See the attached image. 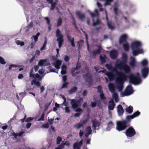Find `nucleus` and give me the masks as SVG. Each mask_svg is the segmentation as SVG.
I'll list each match as a JSON object with an SVG mask.
<instances>
[{"instance_id":"bb28decb","label":"nucleus","mask_w":149,"mask_h":149,"mask_svg":"<svg viewBox=\"0 0 149 149\" xmlns=\"http://www.w3.org/2000/svg\"><path fill=\"white\" fill-rule=\"evenodd\" d=\"M62 61L59 59H57L56 61L54 63L53 65L55 68L57 69L60 68V66L61 65Z\"/></svg>"},{"instance_id":"b1692460","label":"nucleus","mask_w":149,"mask_h":149,"mask_svg":"<svg viewBox=\"0 0 149 149\" xmlns=\"http://www.w3.org/2000/svg\"><path fill=\"white\" fill-rule=\"evenodd\" d=\"M92 122L93 124V126L94 127V130H96V127H99L100 125V122L97 120L96 119L92 120Z\"/></svg>"},{"instance_id":"09e8293b","label":"nucleus","mask_w":149,"mask_h":149,"mask_svg":"<svg viewBox=\"0 0 149 149\" xmlns=\"http://www.w3.org/2000/svg\"><path fill=\"white\" fill-rule=\"evenodd\" d=\"M131 94V93H128L126 92V91H125V92H122L121 93V97H124L126 96H128Z\"/></svg>"},{"instance_id":"7ed1b4c3","label":"nucleus","mask_w":149,"mask_h":149,"mask_svg":"<svg viewBox=\"0 0 149 149\" xmlns=\"http://www.w3.org/2000/svg\"><path fill=\"white\" fill-rule=\"evenodd\" d=\"M116 129L120 132L124 130L128 127L130 126L124 120L117 122Z\"/></svg>"},{"instance_id":"680f3d73","label":"nucleus","mask_w":149,"mask_h":149,"mask_svg":"<svg viewBox=\"0 0 149 149\" xmlns=\"http://www.w3.org/2000/svg\"><path fill=\"white\" fill-rule=\"evenodd\" d=\"M107 125L108 127H113V126L114 124L111 121H110L108 123Z\"/></svg>"},{"instance_id":"ea45409f","label":"nucleus","mask_w":149,"mask_h":149,"mask_svg":"<svg viewBox=\"0 0 149 149\" xmlns=\"http://www.w3.org/2000/svg\"><path fill=\"white\" fill-rule=\"evenodd\" d=\"M62 19L61 17H59L57 20V26L59 27L61 25L62 23Z\"/></svg>"},{"instance_id":"c756f323","label":"nucleus","mask_w":149,"mask_h":149,"mask_svg":"<svg viewBox=\"0 0 149 149\" xmlns=\"http://www.w3.org/2000/svg\"><path fill=\"white\" fill-rule=\"evenodd\" d=\"M133 108L132 106L130 105L125 109L126 112L129 114L132 113L133 112Z\"/></svg>"},{"instance_id":"dca6fc26","label":"nucleus","mask_w":149,"mask_h":149,"mask_svg":"<svg viewBox=\"0 0 149 149\" xmlns=\"http://www.w3.org/2000/svg\"><path fill=\"white\" fill-rule=\"evenodd\" d=\"M128 38L126 34H124L121 35L119 40V43L121 45L123 43H126L127 42V40Z\"/></svg>"},{"instance_id":"7c9ffc66","label":"nucleus","mask_w":149,"mask_h":149,"mask_svg":"<svg viewBox=\"0 0 149 149\" xmlns=\"http://www.w3.org/2000/svg\"><path fill=\"white\" fill-rule=\"evenodd\" d=\"M46 62V59H41L39 61L38 64L40 66H42L43 65L45 66L48 65V64H46L45 63Z\"/></svg>"},{"instance_id":"bf43d9fd","label":"nucleus","mask_w":149,"mask_h":149,"mask_svg":"<svg viewBox=\"0 0 149 149\" xmlns=\"http://www.w3.org/2000/svg\"><path fill=\"white\" fill-rule=\"evenodd\" d=\"M68 84V82H65L63 84L61 88H66L67 87Z\"/></svg>"},{"instance_id":"4c0bfd02","label":"nucleus","mask_w":149,"mask_h":149,"mask_svg":"<svg viewBox=\"0 0 149 149\" xmlns=\"http://www.w3.org/2000/svg\"><path fill=\"white\" fill-rule=\"evenodd\" d=\"M93 26H96L97 25H99L100 24L101 21L98 19H97L96 22H94V20L93 19Z\"/></svg>"},{"instance_id":"a19ab883","label":"nucleus","mask_w":149,"mask_h":149,"mask_svg":"<svg viewBox=\"0 0 149 149\" xmlns=\"http://www.w3.org/2000/svg\"><path fill=\"white\" fill-rule=\"evenodd\" d=\"M97 89H98L97 92L99 93H103L102 91V88L101 86L99 85L97 87Z\"/></svg>"},{"instance_id":"de8ad7c7","label":"nucleus","mask_w":149,"mask_h":149,"mask_svg":"<svg viewBox=\"0 0 149 149\" xmlns=\"http://www.w3.org/2000/svg\"><path fill=\"white\" fill-rule=\"evenodd\" d=\"M140 114V112L138 111H137L136 112L134 113L132 115L134 117V118L138 116Z\"/></svg>"},{"instance_id":"cd10ccee","label":"nucleus","mask_w":149,"mask_h":149,"mask_svg":"<svg viewBox=\"0 0 149 149\" xmlns=\"http://www.w3.org/2000/svg\"><path fill=\"white\" fill-rule=\"evenodd\" d=\"M125 91L128 93H131V94H132L133 92L132 86L130 85H128L125 90Z\"/></svg>"},{"instance_id":"6e6552de","label":"nucleus","mask_w":149,"mask_h":149,"mask_svg":"<svg viewBox=\"0 0 149 149\" xmlns=\"http://www.w3.org/2000/svg\"><path fill=\"white\" fill-rule=\"evenodd\" d=\"M129 127L126 130L125 133L127 137H132L136 134V131L132 126Z\"/></svg>"},{"instance_id":"603ef678","label":"nucleus","mask_w":149,"mask_h":149,"mask_svg":"<svg viewBox=\"0 0 149 149\" xmlns=\"http://www.w3.org/2000/svg\"><path fill=\"white\" fill-rule=\"evenodd\" d=\"M62 98L64 100L63 103L62 104H64L65 106H67V105L68 103H66V99L65 97L64 96H63L62 97Z\"/></svg>"},{"instance_id":"69168bd1","label":"nucleus","mask_w":149,"mask_h":149,"mask_svg":"<svg viewBox=\"0 0 149 149\" xmlns=\"http://www.w3.org/2000/svg\"><path fill=\"white\" fill-rule=\"evenodd\" d=\"M91 106L92 108H94L96 107V103L92 101L91 102Z\"/></svg>"},{"instance_id":"4d7b16f0","label":"nucleus","mask_w":149,"mask_h":149,"mask_svg":"<svg viewBox=\"0 0 149 149\" xmlns=\"http://www.w3.org/2000/svg\"><path fill=\"white\" fill-rule=\"evenodd\" d=\"M33 26V22L32 21L31 22L28 26L27 28L28 29H31Z\"/></svg>"},{"instance_id":"79ce46f5","label":"nucleus","mask_w":149,"mask_h":149,"mask_svg":"<svg viewBox=\"0 0 149 149\" xmlns=\"http://www.w3.org/2000/svg\"><path fill=\"white\" fill-rule=\"evenodd\" d=\"M148 63L146 59H144L141 62V64L144 67H146V66L148 64Z\"/></svg>"},{"instance_id":"6e6d98bb","label":"nucleus","mask_w":149,"mask_h":149,"mask_svg":"<svg viewBox=\"0 0 149 149\" xmlns=\"http://www.w3.org/2000/svg\"><path fill=\"white\" fill-rule=\"evenodd\" d=\"M100 99L101 100H105L106 99L103 93L100 94Z\"/></svg>"},{"instance_id":"5fc2aeb1","label":"nucleus","mask_w":149,"mask_h":149,"mask_svg":"<svg viewBox=\"0 0 149 149\" xmlns=\"http://www.w3.org/2000/svg\"><path fill=\"white\" fill-rule=\"evenodd\" d=\"M65 112L67 113H70L71 111V110L70 109L69 107L68 106H66L65 108Z\"/></svg>"},{"instance_id":"f3484780","label":"nucleus","mask_w":149,"mask_h":149,"mask_svg":"<svg viewBox=\"0 0 149 149\" xmlns=\"http://www.w3.org/2000/svg\"><path fill=\"white\" fill-rule=\"evenodd\" d=\"M136 61L135 58L132 56L130 58L129 65L132 68H134L136 66Z\"/></svg>"},{"instance_id":"9d476101","label":"nucleus","mask_w":149,"mask_h":149,"mask_svg":"<svg viewBox=\"0 0 149 149\" xmlns=\"http://www.w3.org/2000/svg\"><path fill=\"white\" fill-rule=\"evenodd\" d=\"M127 55L125 53H123L122 56V61H120L119 63L116 64V65H118L119 67H120L123 64L127 63Z\"/></svg>"},{"instance_id":"0eeeda50","label":"nucleus","mask_w":149,"mask_h":149,"mask_svg":"<svg viewBox=\"0 0 149 149\" xmlns=\"http://www.w3.org/2000/svg\"><path fill=\"white\" fill-rule=\"evenodd\" d=\"M83 101V99L82 98H80L77 100L74 99H72L70 102V104L73 109H76L78 107L81 106V102Z\"/></svg>"},{"instance_id":"a211bd4d","label":"nucleus","mask_w":149,"mask_h":149,"mask_svg":"<svg viewBox=\"0 0 149 149\" xmlns=\"http://www.w3.org/2000/svg\"><path fill=\"white\" fill-rule=\"evenodd\" d=\"M118 55V52L115 49L111 51L110 53V57L112 59H116L117 58Z\"/></svg>"},{"instance_id":"423d86ee","label":"nucleus","mask_w":149,"mask_h":149,"mask_svg":"<svg viewBox=\"0 0 149 149\" xmlns=\"http://www.w3.org/2000/svg\"><path fill=\"white\" fill-rule=\"evenodd\" d=\"M108 88L110 91L112 93H113L112 95V97L114 99L116 102L118 100V94L115 92V87L113 83H110L108 84Z\"/></svg>"},{"instance_id":"72a5a7b5","label":"nucleus","mask_w":149,"mask_h":149,"mask_svg":"<svg viewBox=\"0 0 149 149\" xmlns=\"http://www.w3.org/2000/svg\"><path fill=\"white\" fill-rule=\"evenodd\" d=\"M123 47L125 51L127 52L129 50V46L127 42L123 44Z\"/></svg>"},{"instance_id":"f704fd0d","label":"nucleus","mask_w":149,"mask_h":149,"mask_svg":"<svg viewBox=\"0 0 149 149\" xmlns=\"http://www.w3.org/2000/svg\"><path fill=\"white\" fill-rule=\"evenodd\" d=\"M84 43V40H80L77 42L78 48H80L82 47Z\"/></svg>"},{"instance_id":"3c124183","label":"nucleus","mask_w":149,"mask_h":149,"mask_svg":"<svg viewBox=\"0 0 149 149\" xmlns=\"http://www.w3.org/2000/svg\"><path fill=\"white\" fill-rule=\"evenodd\" d=\"M86 130L87 133L90 134H91L92 130L90 126H88L86 128Z\"/></svg>"},{"instance_id":"473e14b6","label":"nucleus","mask_w":149,"mask_h":149,"mask_svg":"<svg viewBox=\"0 0 149 149\" xmlns=\"http://www.w3.org/2000/svg\"><path fill=\"white\" fill-rule=\"evenodd\" d=\"M112 22L111 21H108L107 23L108 28L111 30H113L115 28V27L112 25Z\"/></svg>"},{"instance_id":"2eb2a0df","label":"nucleus","mask_w":149,"mask_h":149,"mask_svg":"<svg viewBox=\"0 0 149 149\" xmlns=\"http://www.w3.org/2000/svg\"><path fill=\"white\" fill-rule=\"evenodd\" d=\"M89 74L87 73L84 74L86 81L91 85L92 82V76L91 75L89 76Z\"/></svg>"},{"instance_id":"f8f14e48","label":"nucleus","mask_w":149,"mask_h":149,"mask_svg":"<svg viewBox=\"0 0 149 149\" xmlns=\"http://www.w3.org/2000/svg\"><path fill=\"white\" fill-rule=\"evenodd\" d=\"M88 118H87L84 120H81L80 122L75 124L74 126V127L77 129H78L83 127L84 125L87 122Z\"/></svg>"},{"instance_id":"f257e3e1","label":"nucleus","mask_w":149,"mask_h":149,"mask_svg":"<svg viewBox=\"0 0 149 149\" xmlns=\"http://www.w3.org/2000/svg\"><path fill=\"white\" fill-rule=\"evenodd\" d=\"M142 46L141 42L138 41L133 42L131 45V48L132 50V53L133 55L136 56L139 54L143 53V49L140 48Z\"/></svg>"},{"instance_id":"5701e85b","label":"nucleus","mask_w":149,"mask_h":149,"mask_svg":"<svg viewBox=\"0 0 149 149\" xmlns=\"http://www.w3.org/2000/svg\"><path fill=\"white\" fill-rule=\"evenodd\" d=\"M114 11L115 15V18L116 20H118L117 16L118 15V9L117 8L118 3L115 2L114 3Z\"/></svg>"},{"instance_id":"39448f33","label":"nucleus","mask_w":149,"mask_h":149,"mask_svg":"<svg viewBox=\"0 0 149 149\" xmlns=\"http://www.w3.org/2000/svg\"><path fill=\"white\" fill-rule=\"evenodd\" d=\"M56 36L58 37L56 41L58 42V47L61 48L64 42L63 36L58 29H57L56 30Z\"/></svg>"},{"instance_id":"a878e982","label":"nucleus","mask_w":149,"mask_h":149,"mask_svg":"<svg viewBox=\"0 0 149 149\" xmlns=\"http://www.w3.org/2000/svg\"><path fill=\"white\" fill-rule=\"evenodd\" d=\"M109 103H110V104L108 106L109 109L110 110H113L115 105L113 99H111V100L109 101Z\"/></svg>"},{"instance_id":"13d9d810","label":"nucleus","mask_w":149,"mask_h":149,"mask_svg":"<svg viewBox=\"0 0 149 149\" xmlns=\"http://www.w3.org/2000/svg\"><path fill=\"white\" fill-rule=\"evenodd\" d=\"M33 119V117H28L25 120V122H29L31 121Z\"/></svg>"},{"instance_id":"ddd939ff","label":"nucleus","mask_w":149,"mask_h":149,"mask_svg":"<svg viewBox=\"0 0 149 149\" xmlns=\"http://www.w3.org/2000/svg\"><path fill=\"white\" fill-rule=\"evenodd\" d=\"M116 81L117 83V88L118 89V91L121 92L123 90V82L122 81L120 78H116Z\"/></svg>"},{"instance_id":"412c9836","label":"nucleus","mask_w":149,"mask_h":149,"mask_svg":"<svg viewBox=\"0 0 149 149\" xmlns=\"http://www.w3.org/2000/svg\"><path fill=\"white\" fill-rule=\"evenodd\" d=\"M67 37L68 41L70 42L72 46V47H75V45L74 43V38L73 37H72L69 34L67 35Z\"/></svg>"},{"instance_id":"8fccbe9b","label":"nucleus","mask_w":149,"mask_h":149,"mask_svg":"<svg viewBox=\"0 0 149 149\" xmlns=\"http://www.w3.org/2000/svg\"><path fill=\"white\" fill-rule=\"evenodd\" d=\"M62 141V138L59 136H58L56 139V143L57 144H59Z\"/></svg>"},{"instance_id":"a18cd8bd","label":"nucleus","mask_w":149,"mask_h":149,"mask_svg":"<svg viewBox=\"0 0 149 149\" xmlns=\"http://www.w3.org/2000/svg\"><path fill=\"white\" fill-rule=\"evenodd\" d=\"M0 63L2 65H5L6 64V62L4 59L2 57L0 56Z\"/></svg>"},{"instance_id":"2f4dec72","label":"nucleus","mask_w":149,"mask_h":149,"mask_svg":"<svg viewBox=\"0 0 149 149\" xmlns=\"http://www.w3.org/2000/svg\"><path fill=\"white\" fill-rule=\"evenodd\" d=\"M76 14L78 16L79 19L81 20H82L85 17L84 14L81 13L79 11L77 12Z\"/></svg>"},{"instance_id":"6ab92c4d","label":"nucleus","mask_w":149,"mask_h":149,"mask_svg":"<svg viewBox=\"0 0 149 149\" xmlns=\"http://www.w3.org/2000/svg\"><path fill=\"white\" fill-rule=\"evenodd\" d=\"M83 144V140H81L79 142H76L73 145V149H81V146Z\"/></svg>"},{"instance_id":"e2e57ef3","label":"nucleus","mask_w":149,"mask_h":149,"mask_svg":"<svg viewBox=\"0 0 149 149\" xmlns=\"http://www.w3.org/2000/svg\"><path fill=\"white\" fill-rule=\"evenodd\" d=\"M75 111L79 112V113H81L83 111V110H82V109L80 108H77L75 110Z\"/></svg>"},{"instance_id":"393cba45","label":"nucleus","mask_w":149,"mask_h":149,"mask_svg":"<svg viewBox=\"0 0 149 149\" xmlns=\"http://www.w3.org/2000/svg\"><path fill=\"white\" fill-rule=\"evenodd\" d=\"M102 49L101 45L98 46V49L96 50L93 51L92 53L94 55H96L97 54H100L101 51L102 50Z\"/></svg>"},{"instance_id":"c03bdc74","label":"nucleus","mask_w":149,"mask_h":149,"mask_svg":"<svg viewBox=\"0 0 149 149\" xmlns=\"http://www.w3.org/2000/svg\"><path fill=\"white\" fill-rule=\"evenodd\" d=\"M16 43L18 45H20L21 46H23L24 45V43L23 42L20 41L19 40L16 41Z\"/></svg>"},{"instance_id":"9b49d317","label":"nucleus","mask_w":149,"mask_h":149,"mask_svg":"<svg viewBox=\"0 0 149 149\" xmlns=\"http://www.w3.org/2000/svg\"><path fill=\"white\" fill-rule=\"evenodd\" d=\"M116 75L118 77L117 78H120V79L123 81V80L126 81L127 78H129L130 79V74L128 76L126 75L124 73L119 72L118 71V72L116 73Z\"/></svg>"},{"instance_id":"0e129e2a","label":"nucleus","mask_w":149,"mask_h":149,"mask_svg":"<svg viewBox=\"0 0 149 149\" xmlns=\"http://www.w3.org/2000/svg\"><path fill=\"white\" fill-rule=\"evenodd\" d=\"M70 57L68 56H66L64 58V60L65 62H67L69 61Z\"/></svg>"},{"instance_id":"052dcab7","label":"nucleus","mask_w":149,"mask_h":149,"mask_svg":"<svg viewBox=\"0 0 149 149\" xmlns=\"http://www.w3.org/2000/svg\"><path fill=\"white\" fill-rule=\"evenodd\" d=\"M44 116H45V113H43L41 117L38 120V121H40V120H42L43 121L44 120Z\"/></svg>"},{"instance_id":"f03ea898","label":"nucleus","mask_w":149,"mask_h":149,"mask_svg":"<svg viewBox=\"0 0 149 149\" xmlns=\"http://www.w3.org/2000/svg\"><path fill=\"white\" fill-rule=\"evenodd\" d=\"M106 68L111 72H107L106 75L108 77L109 80L110 81L113 80L115 78V75L114 73H116L118 72V70L117 68H113L111 65L107 64L105 65Z\"/></svg>"},{"instance_id":"4be33fe9","label":"nucleus","mask_w":149,"mask_h":149,"mask_svg":"<svg viewBox=\"0 0 149 149\" xmlns=\"http://www.w3.org/2000/svg\"><path fill=\"white\" fill-rule=\"evenodd\" d=\"M134 118V117L132 115H127L126 117L125 120H125L127 124L130 126L131 120Z\"/></svg>"},{"instance_id":"4468645a","label":"nucleus","mask_w":149,"mask_h":149,"mask_svg":"<svg viewBox=\"0 0 149 149\" xmlns=\"http://www.w3.org/2000/svg\"><path fill=\"white\" fill-rule=\"evenodd\" d=\"M141 72L143 77L146 78L149 73V67L147 66L143 67L141 70Z\"/></svg>"},{"instance_id":"864d4df0","label":"nucleus","mask_w":149,"mask_h":149,"mask_svg":"<svg viewBox=\"0 0 149 149\" xmlns=\"http://www.w3.org/2000/svg\"><path fill=\"white\" fill-rule=\"evenodd\" d=\"M35 84L38 87H39L40 86V82L38 81H36V78L35 79Z\"/></svg>"},{"instance_id":"774afa93","label":"nucleus","mask_w":149,"mask_h":149,"mask_svg":"<svg viewBox=\"0 0 149 149\" xmlns=\"http://www.w3.org/2000/svg\"><path fill=\"white\" fill-rule=\"evenodd\" d=\"M44 70L43 69H41L39 70L38 72L40 74H42L44 72Z\"/></svg>"},{"instance_id":"37998d69","label":"nucleus","mask_w":149,"mask_h":149,"mask_svg":"<svg viewBox=\"0 0 149 149\" xmlns=\"http://www.w3.org/2000/svg\"><path fill=\"white\" fill-rule=\"evenodd\" d=\"M35 78L36 79H37L38 81H41L42 79V77L38 73H36V74L35 75Z\"/></svg>"},{"instance_id":"338daca9","label":"nucleus","mask_w":149,"mask_h":149,"mask_svg":"<svg viewBox=\"0 0 149 149\" xmlns=\"http://www.w3.org/2000/svg\"><path fill=\"white\" fill-rule=\"evenodd\" d=\"M64 142V141L62 142V143L61 144L59 145L58 147L60 149H62L63 148H64V145H63V143Z\"/></svg>"},{"instance_id":"49530a36","label":"nucleus","mask_w":149,"mask_h":149,"mask_svg":"<svg viewBox=\"0 0 149 149\" xmlns=\"http://www.w3.org/2000/svg\"><path fill=\"white\" fill-rule=\"evenodd\" d=\"M51 6L50 9L51 10H53L55 8L56 5V2H53L52 3H51Z\"/></svg>"},{"instance_id":"c9c22d12","label":"nucleus","mask_w":149,"mask_h":149,"mask_svg":"<svg viewBox=\"0 0 149 149\" xmlns=\"http://www.w3.org/2000/svg\"><path fill=\"white\" fill-rule=\"evenodd\" d=\"M106 58V56L105 55H104V57L102 56L101 55L100 56V60L101 61L102 64L106 62V60H105V58Z\"/></svg>"},{"instance_id":"c85d7f7f","label":"nucleus","mask_w":149,"mask_h":149,"mask_svg":"<svg viewBox=\"0 0 149 149\" xmlns=\"http://www.w3.org/2000/svg\"><path fill=\"white\" fill-rule=\"evenodd\" d=\"M77 70L75 68H72L71 69L70 72L73 77H75L77 76V74H79V71H78L74 73L75 71Z\"/></svg>"},{"instance_id":"1a4fd4ad","label":"nucleus","mask_w":149,"mask_h":149,"mask_svg":"<svg viewBox=\"0 0 149 149\" xmlns=\"http://www.w3.org/2000/svg\"><path fill=\"white\" fill-rule=\"evenodd\" d=\"M116 67L120 70L123 69L125 73L126 74L129 73L131 71L130 68L126 63L123 64L120 67H119L118 65H116Z\"/></svg>"},{"instance_id":"e433bc0d","label":"nucleus","mask_w":149,"mask_h":149,"mask_svg":"<svg viewBox=\"0 0 149 149\" xmlns=\"http://www.w3.org/2000/svg\"><path fill=\"white\" fill-rule=\"evenodd\" d=\"M77 87L74 86L69 91L70 94H71L75 92L77 90Z\"/></svg>"},{"instance_id":"20e7f679","label":"nucleus","mask_w":149,"mask_h":149,"mask_svg":"<svg viewBox=\"0 0 149 149\" xmlns=\"http://www.w3.org/2000/svg\"><path fill=\"white\" fill-rule=\"evenodd\" d=\"M129 77L130 84H133L134 85H136L139 84L142 81L141 78L136 77L133 74H130Z\"/></svg>"},{"instance_id":"58836bf2","label":"nucleus","mask_w":149,"mask_h":149,"mask_svg":"<svg viewBox=\"0 0 149 149\" xmlns=\"http://www.w3.org/2000/svg\"><path fill=\"white\" fill-rule=\"evenodd\" d=\"M40 35V33L39 32L37 33L36 35H33L32 36V37L33 38L34 41L36 42L38 40V36Z\"/></svg>"},{"instance_id":"aec40b11","label":"nucleus","mask_w":149,"mask_h":149,"mask_svg":"<svg viewBox=\"0 0 149 149\" xmlns=\"http://www.w3.org/2000/svg\"><path fill=\"white\" fill-rule=\"evenodd\" d=\"M117 109L118 115L119 116H122L124 112V109L122 106L120 104L118 105L117 107Z\"/></svg>"}]
</instances>
